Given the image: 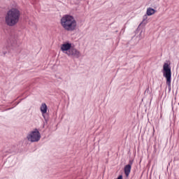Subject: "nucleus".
<instances>
[{
  "mask_svg": "<svg viewBox=\"0 0 179 179\" xmlns=\"http://www.w3.org/2000/svg\"><path fill=\"white\" fill-rule=\"evenodd\" d=\"M20 20V10L16 8L8 10L5 15V23L10 27L16 26Z\"/></svg>",
  "mask_w": 179,
  "mask_h": 179,
  "instance_id": "1",
  "label": "nucleus"
},
{
  "mask_svg": "<svg viewBox=\"0 0 179 179\" xmlns=\"http://www.w3.org/2000/svg\"><path fill=\"white\" fill-rule=\"evenodd\" d=\"M60 24L66 31H75L78 29V22L71 15H64L60 19Z\"/></svg>",
  "mask_w": 179,
  "mask_h": 179,
  "instance_id": "2",
  "label": "nucleus"
},
{
  "mask_svg": "<svg viewBox=\"0 0 179 179\" xmlns=\"http://www.w3.org/2000/svg\"><path fill=\"white\" fill-rule=\"evenodd\" d=\"M162 73L164 78L166 79V85L169 87H171V66H170V62L164 63Z\"/></svg>",
  "mask_w": 179,
  "mask_h": 179,
  "instance_id": "3",
  "label": "nucleus"
},
{
  "mask_svg": "<svg viewBox=\"0 0 179 179\" xmlns=\"http://www.w3.org/2000/svg\"><path fill=\"white\" fill-rule=\"evenodd\" d=\"M27 138L29 142H38L41 139V134L38 129H35L27 135Z\"/></svg>",
  "mask_w": 179,
  "mask_h": 179,
  "instance_id": "4",
  "label": "nucleus"
},
{
  "mask_svg": "<svg viewBox=\"0 0 179 179\" xmlns=\"http://www.w3.org/2000/svg\"><path fill=\"white\" fill-rule=\"evenodd\" d=\"M72 48V43L69 41L64 42L60 47V50L64 54H66L69 52L70 50Z\"/></svg>",
  "mask_w": 179,
  "mask_h": 179,
  "instance_id": "5",
  "label": "nucleus"
},
{
  "mask_svg": "<svg viewBox=\"0 0 179 179\" xmlns=\"http://www.w3.org/2000/svg\"><path fill=\"white\" fill-rule=\"evenodd\" d=\"M68 57H73V58H79L80 57V52L75 48H71L70 51L67 52Z\"/></svg>",
  "mask_w": 179,
  "mask_h": 179,
  "instance_id": "6",
  "label": "nucleus"
},
{
  "mask_svg": "<svg viewBox=\"0 0 179 179\" xmlns=\"http://www.w3.org/2000/svg\"><path fill=\"white\" fill-rule=\"evenodd\" d=\"M131 169H132V161H129V164L124 166V174L127 177L129 176Z\"/></svg>",
  "mask_w": 179,
  "mask_h": 179,
  "instance_id": "7",
  "label": "nucleus"
},
{
  "mask_svg": "<svg viewBox=\"0 0 179 179\" xmlns=\"http://www.w3.org/2000/svg\"><path fill=\"white\" fill-rule=\"evenodd\" d=\"M40 110L43 117H44L45 114H47V110H48L47 104H45V103H43L41 106Z\"/></svg>",
  "mask_w": 179,
  "mask_h": 179,
  "instance_id": "8",
  "label": "nucleus"
},
{
  "mask_svg": "<svg viewBox=\"0 0 179 179\" xmlns=\"http://www.w3.org/2000/svg\"><path fill=\"white\" fill-rule=\"evenodd\" d=\"M156 13V10L152 8H148L147 9L146 14L148 16H152V15H155Z\"/></svg>",
  "mask_w": 179,
  "mask_h": 179,
  "instance_id": "9",
  "label": "nucleus"
},
{
  "mask_svg": "<svg viewBox=\"0 0 179 179\" xmlns=\"http://www.w3.org/2000/svg\"><path fill=\"white\" fill-rule=\"evenodd\" d=\"M117 179H122V175H120Z\"/></svg>",
  "mask_w": 179,
  "mask_h": 179,
  "instance_id": "10",
  "label": "nucleus"
},
{
  "mask_svg": "<svg viewBox=\"0 0 179 179\" xmlns=\"http://www.w3.org/2000/svg\"><path fill=\"white\" fill-rule=\"evenodd\" d=\"M8 47H9V45L7 46V49H8Z\"/></svg>",
  "mask_w": 179,
  "mask_h": 179,
  "instance_id": "11",
  "label": "nucleus"
}]
</instances>
